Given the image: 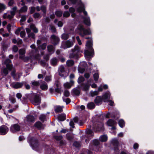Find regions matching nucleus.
I'll return each instance as SVG.
<instances>
[{
  "label": "nucleus",
  "mask_w": 154,
  "mask_h": 154,
  "mask_svg": "<svg viewBox=\"0 0 154 154\" xmlns=\"http://www.w3.org/2000/svg\"><path fill=\"white\" fill-rule=\"evenodd\" d=\"M69 0L73 4L78 3L79 7L77 8V11L79 12H83L85 16L82 17V18L85 23L88 26H90L91 23L90 18L87 15V12L85 10L84 5L80 1V0Z\"/></svg>",
  "instance_id": "obj_1"
},
{
  "label": "nucleus",
  "mask_w": 154,
  "mask_h": 154,
  "mask_svg": "<svg viewBox=\"0 0 154 154\" xmlns=\"http://www.w3.org/2000/svg\"><path fill=\"white\" fill-rule=\"evenodd\" d=\"M92 41H88L86 44V46L88 50H86L84 52L85 57L87 60H90L94 55V51L92 48Z\"/></svg>",
  "instance_id": "obj_2"
},
{
  "label": "nucleus",
  "mask_w": 154,
  "mask_h": 154,
  "mask_svg": "<svg viewBox=\"0 0 154 154\" xmlns=\"http://www.w3.org/2000/svg\"><path fill=\"white\" fill-rule=\"evenodd\" d=\"M83 52V51L78 45H75L71 50L69 53V57L70 58L77 59L80 56V54Z\"/></svg>",
  "instance_id": "obj_3"
},
{
  "label": "nucleus",
  "mask_w": 154,
  "mask_h": 154,
  "mask_svg": "<svg viewBox=\"0 0 154 154\" xmlns=\"http://www.w3.org/2000/svg\"><path fill=\"white\" fill-rule=\"evenodd\" d=\"M75 33H79L82 37H84L85 35L91 34L90 29H85L81 25H78L75 30Z\"/></svg>",
  "instance_id": "obj_4"
},
{
  "label": "nucleus",
  "mask_w": 154,
  "mask_h": 154,
  "mask_svg": "<svg viewBox=\"0 0 154 154\" xmlns=\"http://www.w3.org/2000/svg\"><path fill=\"white\" fill-rule=\"evenodd\" d=\"M30 29L28 28H26V32L28 34V36L29 38H35V34L33 32H30L31 29H32L35 33H37L38 32V29L35 27V25L33 24H30Z\"/></svg>",
  "instance_id": "obj_5"
},
{
  "label": "nucleus",
  "mask_w": 154,
  "mask_h": 154,
  "mask_svg": "<svg viewBox=\"0 0 154 154\" xmlns=\"http://www.w3.org/2000/svg\"><path fill=\"white\" fill-rule=\"evenodd\" d=\"M86 134L83 135L81 137L82 140H85L86 143H88L91 137L94 135V133L90 129H88L86 130Z\"/></svg>",
  "instance_id": "obj_6"
},
{
  "label": "nucleus",
  "mask_w": 154,
  "mask_h": 154,
  "mask_svg": "<svg viewBox=\"0 0 154 154\" xmlns=\"http://www.w3.org/2000/svg\"><path fill=\"white\" fill-rule=\"evenodd\" d=\"M72 39L73 41H72L68 40L62 42L61 48L65 49L72 47L75 42V38L74 37H72Z\"/></svg>",
  "instance_id": "obj_7"
},
{
  "label": "nucleus",
  "mask_w": 154,
  "mask_h": 154,
  "mask_svg": "<svg viewBox=\"0 0 154 154\" xmlns=\"http://www.w3.org/2000/svg\"><path fill=\"white\" fill-rule=\"evenodd\" d=\"M17 8L16 7L13 8L11 11H8L7 13H5L4 14L3 18H7L10 19L12 18L15 14Z\"/></svg>",
  "instance_id": "obj_8"
},
{
  "label": "nucleus",
  "mask_w": 154,
  "mask_h": 154,
  "mask_svg": "<svg viewBox=\"0 0 154 154\" xmlns=\"http://www.w3.org/2000/svg\"><path fill=\"white\" fill-rule=\"evenodd\" d=\"M30 48L32 49L30 52L29 54L30 55L31 57L33 56L35 59H38L39 58V55L38 54V50L36 48L34 44L30 46Z\"/></svg>",
  "instance_id": "obj_9"
},
{
  "label": "nucleus",
  "mask_w": 154,
  "mask_h": 154,
  "mask_svg": "<svg viewBox=\"0 0 154 154\" xmlns=\"http://www.w3.org/2000/svg\"><path fill=\"white\" fill-rule=\"evenodd\" d=\"M92 128L94 130L96 131H101L104 129L103 123V120L100 122H97L95 125L93 126Z\"/></svg>",
  "instance_id": "obj_10"
},
{
  "label": "nucleus",
  "mask_w": 154,
  "mask_h": 154,
  "mask_svg": "<svg viewBox=\"0 0 154 154\" xmlns=\"http://www.w3.org/2000/svg\"><path fill=\"white\" fill-rule=\"evenodd\" d=\"M28 142L30 144L32 149L34 150H36L38 147L37 140L34 138H29Z\"/></svg>",
  "instance_id": "obj_11"
},
{
  "label": "nucleus",
  "mask_w": 154,
  "mask_h": 154,
  "mask_svg": "<svg viewBox=\"0 0 154 154\" xmlns=\"http://www.w3.org/2000/svg\"><path fill=\"white\" fill-rule=\"evenodd\" d=\"M73 29L74 28L72 27H70L69 29V32L68 33H64L62 34L61 35V38L63 39L66 40L69 37V35L71 34H73L74 32H73Z\"/></svg>",
  "instance_id": "obj_12"
},
{
  "label": "nucleus",
  "mask_w": 154,
  "mask_h": 154,
  "mask_svg": "<svg viewBox=\"0 0 154 154\" xmlns=\"http://www.w3.org/2000/svg\"><path fill=\"white\" fill-rule=\"evenodd\" d=\"M41 98L38 95H35L32 98V102L35 105H39L41 103Z\"/></svg>",
  "instance_id": "obj_13"
},
{
  "label": "nucleus",
  "mask_w": 154,
  "mask_h": 154,
  "mask_svg": "<svg viewBox=\"0 0 154 154\" xmlns=\"http://www.w3.org/2000/svg\"><path fill=\"white\" fill-rule=\"evenodd\" d=\"M111 143L115 146L114 148V150L116 153L119 154V150L118 148L119 143L118 140L116 138L113 139L111 141Z\"/></svg>",
  "instance_id": "obj_14"
},
{
  "label": "nucleus",
  "mask_w": 154,
  "mask_h": 154,
  "mask_svg": "<svg viewBox=\"0 0 154 154\" xmlns=\"http://www.w3.org/2000/svg\"><path fill=\"white\" fill-rule=\"evenodd\" d=\"M58 72L59 75L61 77H65L67 75L65 71V68L63 65L60 66L59 67Z\"/></svg>",
  "instance_id": "obj_15"
},
{
  "label": "nucleus",
  "mask_w": 154,
  "mask_h": 154,
  "mask_svg": "<svg viewBox=\"0 0 154 154\" xmlns=\"http://www.w3.org/2000/svg\"><path fill=\"white\" fill-rule=\"evenodd\" d=\"M91 80H92L90 79L87 83H83L81 84V87L83 90L85 91L89 90L90 85V84H89V82H90Z\"/></svg>",
  "instance_id": "obj_16"
},
{
  "label": "nucleus",
  "mask_w": 154,
  "mask_h": 154,
  "mask_svg": "<svg viewBox=\"0 0 154 154\" xmlns=\"http://www.w3.org/2000/svg\"><path fill=\"white\" fill-rule=\"evenodd\" d=\"M8 128L5 125H2L0 127V135H5L8 132Z\"/></svg>",
  "instance_id": "obj_17"
},
{
  "label": "nucleus",
  "mask_w": 154,
  "mask_h": 154,
  "mask_svg": "<svg viewBox=\"0 0 154 154\" xmlns=\"http://www.w3.org/2000/svg\"><path fill=\"white\" fill-rule=\"evenodd\" d=\"M20 130V126L17 124L12 125L10 128V131L13 133H15Z\"/></svg>",
  "instance_id": "obj_18"
},
{
  "label": "nucleus",
  "mask_w": 154,
  "mask_h": 154,
  "mask_svg": "<svg viewBox=\"0 0 154 154\" xmlns=\"http://www.w3.org/2000/svg\"><path fill=\"white\" fill-rule=\"evenodd\" d=\"M116 115L115 113H108L106 114V117L107 118H118L119 117V112L116 111Z\"/></svg>",
  "instance_id": "obj_19"
},
{
  "label": "nucleus",
  "mask_w": 154,
  "mask_h": 154,
  "mask_svg": "<svg viewBox=\"0 0 154 154\" xmlns=\"http://www.w3.org/2000/svg\"><path fill=\"white\" fill-rule=\"evenodd\" d=\"M111 94L109 91H107L103 94L102 96L103 101L106 102L110 98Z\"/></svg>",
  "instance_id": "obj_20"
},
{
  "label": "nucleus",
  "mask_w": 154,
  "mask_h": 154,
  "mask_svg": "<svg viewBox=\"0 0 154 154\" xmlns=\"http://www.w3.org/2000/svg\"><path fill=\"white\" fill-rule=\"evenodd\" d=\"M51 39L53 44L54 45H56L58 44L60 41L59 38L54 35H51Z\"/></svg>",
  "instance_id": "obj_21"
},
{
  "label": "nucleus",
  "mask_w": 154,
  "mask_h": 154,
  "mask_svg": "<svg viewBox=\"0 0 154 154\" xmlns=\"http://www.w3.org/2000/svg\"><path fill=\"white\" fill-rule=\"evenodd\" d=\"M42 43L41 40H38L37 41V44L38 48L39 49L44 50L45 49L46 47V44L44 43L42 45Z\"/></svg>",
  "instance_id": "obj_22"
},
{
  "label": "nucleus",
  "mask_w": 154,
  "mask_h": 154,
  "mask_svg": "<svg viewBox=\"0 0 154 154\" xmlns=\"http://www.w3.org/2000/svg\"><path fill=\"white\" fill-rule=\"evenodd\" d=\"M35 115H34V116H33L31 114L28 116L25 119V122L26 123L28 124V123L34 122L35 120Z\"/></svg>",
  "instance_id": "obj_23"
},
{
  "label": "nucleus",
  "mask_w": 154,
  "mask_h": 154,
  "mask_svg": "<svg viewBox=\"0 0 154 154\" xmlns=\"http://www.w3.org/2000/svg\"><path fill=\"white\" fill-rule=\"evenodd\" d=\"M24 83L25 82H14L11 84V86L12 87L17 89L21 88Z\"/></svg>",
  "instance_id": "obj_24"
},
{
  "label": "nucleus",
  "mask_w": 154,
  "mask_h": 154,
  "mask_svg": "<svg viewBox=\"0 0 154 154\" xmlns=\"http://www.w3.org/2000/svg\"><path fill=\"white\" fill-rule=\"evenodd\" d=\"M11 63V60L9 59H6L4 62V63L6 65L7 68L9 70H11L12 68V66L11 65L9 64Z\"/></svg>",
  "instance_id": "obj_25"
},
{
  "label": "nucleus",
  "mask_w": 154,
  "mask_h": 154,
  "mask_svg": "<svg viewBox=\"0 0 154 154\" xmlns=\"http://www.w3.org/2000/svg\"><path fill=\"white\" fill-rule=\"evenodd\" d=\"M103 100L102 97L100 96H98L96 97L94 101L96 105H99L101 104Z\"/></svg>",
  "instance_id": "obj_26"
},
{
  "label": "nucleus",
  "mask_w": 154,
  "mask_h": 154,
  "mask_svg": "<svg viewBox=\"0 0 154 154\" xmlns=\"http://www.w3.org/2000/svg\"><path fill=\"white\" fill-rule=\"evenodd\" d=\"M74 84V81L72 80H70V83L68 82H66L63 85L65 88H69Z\"/></svg>",
  "instance_id": "obj_27"
},
{
  "label": "nucleus",
  "mask_w": 154,
  "mask_h": 154,
  "mask_svg": "<svg viewBox=\"0 0 154 154\" xmlns=\"http://www.w3.org/2000/svg\"><path fill=\"white\" fill-rule=\"evenodd\" d=\"M106 124L109 126H115L116 124V122L112 119H109L107 122Z\"/></svg>",
  "instance_id": "obj_28"
},
{
  "label": "nucleus",
  "mask_w": 154,
  "mask_h": 154,
  "mask_svg": "<svg viewBox=\"0 0 154 154\" xmlns=\"http://www.w3.org/2000/svg\"><path fill=\"white\" fill-rule=\"evenodd\" d=\"M40 88L44 91H46L48 88V86L47 84L44 82H42L40 85Z\"/></svg>",
  "instance_id": "obj_29"
},
{
  "label": "nucleus",
  "mask_w": 154,
  "mask_h": 154,
  "mask_svg": "<svg viewBox=\"0 0 154 154\" xmlns=\"http://www.w3.org/2000/svg\"><path fill=\"white\" fill-rule=\"evenodd\" d=\"M63 107V106H55L54 107V111L56 113L61 112L63 111L62 109Z\"/></svg>",
  "instance_id": "obj_30"
},
{
  "label": "nucleus",
  "mask_w": 154,
  "mask_h": 154,
  "mask_svg": "<svg viewBox=\"0 0 154 154\" xmlns=\"http://www.w3.org/2000/svg\"><path fill=\"white\" fill-rule=\"evenodd\" d=\"M74 122L80 125H82L83 123V121L81 119H79L77 117H75L73 119Z\"/></svg>",
  "instance_id": "obj_31"
},
{
  "label": "nucleus",
  "mask_w": 154,
  "mask_h": 154,
  "mask_svg": "<svg viewBox=\"0 0 154 154\" xmlns=\"http://www.w3.org/2000/svg\"><path fill=\"white\" fill-rule=\"evenodd\" d=\"M48 51L51 54L54 53V48L52 45H49L47 47Z\"/></svg>",
  "instance_id": "obj_32"
},
{
  "label": "nucleus",
  "mask_w": 154,
  "mask_h": 154,
  "mask_svg": "<svg viewBox=\"0 0 154 154\" xmlns=\"http://www.w3.org/2000/svg\"><path fill=\"white\" fill-rule=\"evenodd\" d=\"M58 120L60 121H63L66 119V115L64 114L59 115L58 117Z\"/></svg>",
  "instance_id": "obj_33"
},
{
  "label": "nucleus",
  "mask_w": 154,
  "mask_h": 154,
  "mask_svg": "<svg viewBox=\"0 0 154 154\" xmlns=\"http://www.w3.org/2000/svg\"><path fill=\"white\" fill-rule=\"evenodd\" d=\"M8 68L3 67L2 69L1 73L4 76H6L8 73Z\"/></svg>",
  "instance_id": "obj_34"
},
{
  "label": "nucleus",
  "mask_w": 154,
  "mask_h": 154,
  "mask_svg": "<svg viewBox=\"0 0 154 154\" xmlns=\"http://www.w3.org/2000/svg\"><path fill=\"white\" fill-rule=\"evenodd\" d=\"M58 62V60L56 57L52 58L51 60V64L52 65L55 66L56 65Z\"/></svg>",
  "instance_id": "obj_35"
},
{
  "label": "nucleus",
  "mask_w": 154,
  "mask_h": 154,
  "mask_svg": "<svg viewBox=\"0 0 154 154\" xmlns=\"http://www.w3.org/2000/svg\"><path fill=\"white\" fill-rule=\"evenodd\" d=\"M11 75L13 77L14 79H17L20 78L22 75L21 74L19 73L17 74H15V72L13 71L11 73Z\"/></svg>",
  "instance_id": "obj_36"
},
{
  "label": "nucleus",
  "mask_w": 154,
  "mask_h": 154,
  "mask_svg": "<svg viewBox=\"0 0 154 154\" xmlns=\"http://www.w3.org/2000/svg\"><path fill=\"white\" fill-rule=\"evenodd\" d=\"M107 137L106 135H103L100 136V140L101 142H104L107 141Z\"/></svg>",
  "instance_id": "obj_37"
},
{
  "label": "nucleus",
  "mask_w": 154,
  "mask_h": 154,
  "mask_svg": "<svg viewBox=\"0 0 154 154\" xmlns=\"http://www.w3.org/2000/svg\"><path fill=\"white\" fill-rule=\"evenodd\" d=\"M87 106L88 109H92L94 108L95 105L93 102H90L87 104Z\"/></svg>",
  "instance_id": "obj_38"
},
{
  "label": "nucleus",
  "mask_w": 154,
  "mask_h": 154,
  "mask_svg": "<svg viewBox=\"0 0 154 154\" xmlns=\"http://www.w3.org/2000/svg\"><path fill=\"white\" fill-rule=\"evenodd\" d=\"M72 92L73 94L76 95H79L80 94V91L77 88H75L72 90Z\"/></svg>",
  "instance_id": "obj_39"
},
{
  "label": "nucleus",
  "mask_w": 154,
  "mask_h": 154,
  "mask_svg": "<svg viewBox=\"0 0 154 154\" xmlns=\"http://www.w3.org/2000/svg\"><path fill=\"white\" fill-rule=\"evenodd\" d=\"M99 94L98 93V91H91L90 93V94L91 97H92L98 95Z\"/></svg>",
  "instance_id": "obj_40"
},
{
  "label": "nucleus",
  "mask_w": 154,
  "mask_h": 154,
  "mask_svg": "<svg viewBox=\"0 0 154 154\" xmlns=\"http://www.w3.org/2000/svg\"><path fill=\"white\" fill-rule=\"evenodd\" d=\"M28 9V8L27 6L25 5L23 6L19 10L20 12H25L27 11Z\"/></svg>",
  "instance_id": "obj_41"
},
{
  "label": "nucleus",
  "mask_w": 154,
  "mask_h": 154,
  "mask_svg": "<svg viewBox=\"0 0 154 154\" xmlns=\"http://www.w3.org/2000/svg\"><path fill=\"white\" fill-rule=\"evenodd\" d=\"M66 64L68 66H71L74 65V61L72 60H69L67 61Z\"/></svg>",
  "instance_id": "obj_42"
},
{
  "label": "nucleus",
  "mask_w": 154,
  "mask_h": 154,
  "mask_svg": "<svg viewBox=\"0 0 154 154\" xmlns=\"http://www.w3.org/2000/svg\"><path fill=\"white\" fill-rule=\"evenodd\" d=\"M118 124L120 127L122 128L125 126V123L123 120L120 119L119 121Z\"/></svg>",
  "instance_id": "obj_43"
},
{
  "label": "nucleus",
  "mask_w": 154,
  "mask_h": 154,
  "mask_svg": "<svg viewBox=\"0 0 154 154\" xmlns=\"http://www.w3.org/2000/svg\"><path fill=\"white\" fill-rule=\"evenodd\" d=\"M99 77V74L98 72H96L93 74V77L94 80L96 82L98 80Z\"/></svg>",
  "instance_id": "obj_44"
},
{
  "label": "nucleus",
  "mask_w": 154,
  "mask_h": 154,
  "mask_svg": "<svg viewBox=\"0 0 154 154\" xmlns=\"http://www.w3.org/2000/svg\"><path fill=\"white\" fill-rule=\"evenodd\" d=\"M55 14L57 17H60L62 16L63 12L60 10H57L55 12Z\"/></svg>",
  "instance_id": "obj_45"
},
{
  "label": "nucleus",
  "mask_w": 154,
  "mask_h": 154,
  "mask_svg": "<svg viewBox=\"0 0 154 154\" xmlns=\"http://www.w3.org/2000/svg\"><path fill=\"white\" fill-rule=\"evenodd\" d=\"M75 11V9L71 7L69 8V11L70 13H72L71 16L72 17H75V13H74V12Z\"/></svg>",
  "instance_id": "obj_46"
},
{
  "label": "nucleus",
  "mask_w": 154,
  "mask_h": 154,
  "mask_svg": "<svg viewBox=\"0 0 154 154\" xmlns=\"http://www.w3.org/2000/svg\"><path fill=\"white\" fill-rule=\"evenodd\" d=\"M87 64L86 62L85 61H82L81 62L79 66L83 68H85L87 66Z\"/></svg>",
  "instance_id": "obj_47"
},
{
  "label": "nucleus",
  "mask_w": 154,
  "mask_h": 154,
  "mask_svg": "<svg viewBox=\"0 0 154 154\" xmlns=\"http://www.w3.org/2000/svg\"><path fill=\"white\" fill-rule=\"evenodd\" d=\"M46 116L44 114H41L39 117V119L42 121L44 122L46 119Z\"/></svg>",
  "instance_id": "obj_48"
},
{
  "label": "nucleus",
  "mask_w": 154,
  "mask_h": 154,
  "mask_svg": "<svg viewBox=\"0 0 154 154\" xmlns=\"http://www.w3.org/2000/svg\"><path fill=\"white\" fill-rule=\"evenodd\" d=\"M99 144L100 142L97 140L95 139L93 141V144L94 146H97Z\"/></svg>",
  "instance_id": "obj_49"
},
{
  "label": "nucleus",
  "mask_w": 154,
  "mask_h": 154,
  "mask_svg": "<svg viewBox=\"0 0 154 154\" xmlns=\"http://www.w3.org/2000/svg\"><path fill=\"white\" fill-rule=\"evenodd\" d=\"M51 76H46L45 78V80L47 82H49L51 81Z\"/></svg>",
  "instance_id": "obj_50"
},
{
  "label": "nucleus",
  "mask_w": 154,
  "mask_h": 154,
  "mask_svg": "<svg viewBox=\"0 0 154 154\" xmlns=\"http://www.w3.org/2000/svg\"><path fill=\"white\" fill-rule=\"evenodd\" d=\"M70 15V14L68 11H65L63 13V16L64 17H68Z\"/></svg>",
  "instance_id": "obj_51"
},
{
  "label": "nucleus",
  "mask_w": 154,
  "mask_h": 154,
  "mask_svg": "<svg viewBox=\"0 0 154 154\" xmlns=\"http://www.w3.org/2000/svg\"><path fill=\"white\" fill-rule=\"evenodd\" d=\"M40 64L43 66H47L48 65V63L44 60H41L40 61Z\"/></svg>",
  "instance_id": "obj_52"
},
{
  "label": "nucleus",
  "mask_w": 154,
  "mask_h": 154,
  "mask_svg": "<svg viewBox=\"0 0 154 154\" xmlns=\"http://www.w3.org/2000/svg\"><path fill=\"white\" fill-rule=\"evenodd\" d=\"M85 68H83L79 66L78 68V70L79 72L81 73H82L85 71Z\"/></svg>",
  "instance_id": "obj_53"
},
{
  "label": "nucleus",
  "mask_w": 154,
  "mask_h": 154,
  "mask_svg": "<svg viewBox=\"0 0 154 154\" xmlns=\"http://www.w3.org/2000/svg\"><path fill=\"white\" fill-rule=\"evenodd\" d=\"M5 9V6L4 4L0 3V11H3Z\"/></svg>",
  "instance_id": "obj_54"
},
{
  "label": "nucleus",
  "mask_w": 154,
  "mask_h": 154,
  "mask_svg": "<svg viewBox=\"0 0 154 154\" xmlns=\"http://www.w3.org/2000/svg\"><path fill=\"white\" fill-rule=\"evenodd\" d=\"M85 80L84 78L82 76L79 77L78 80V82L79 83H80L84 81Z\"/></svg>",
  "instance_id": "obj_55"
},
{
  "label": "nucleus",
  "mask_w": 154,
  "mask_h": 154,
  "mask_svg": "<svg viewBox=\"0 0 154 154\" xmlns=\"http://www.w3.org/2000/svg\"><path fill=\"white\" fill-rule=\"evenodd\" d=\"M63 99L64 102H66V104L69 103L70 102V100L69 98H65L64 97H63Z\"/></svg>",
  "instance_id": "obj_56"
},
{
  "label": "nucleus",
  "mask_w": 154,
  "mask_h": 154,
  "mask_svg": "<svg viewBox=\"0 0 154 154\" xmlns=\"http://www.w3.org/2000/svg\"><path fill=\"white\" fill-rule=\"evenodd\" d=\"M31 84L32 85L35 86H38L39 85V82L37 81H32Z\"/></svg>",
  "instance_id": "obj_57"
},
{
  "label": "nucleus",
  "mask_w": 154,
  "mask_h": 154,
  "mask_svg": "<svg viewBox=\"0 0 154 154\" xmlns=\"http://www.w3.org/2000/svg\"><path fill=\"white\" fill-rule=\"evenodd\" d=\"M107 102L108 103V104L111 106H113L114 105V102L111 100H108Z\"/></svg>",
  "instance_id": "obj_58"
},
{
  "label": "nucleus",
  "mask_w": 154,
  "mask_h": 154,
  "mask_svg": "<svg viewBox=\"0 0 154 154\" xmlns=\"http://www.w3.org/2000/svg\"><path fill=\"white\" fill-rule=\"evenodd\" d=\"M36 127L38 128H41L42 124L40 122H37L35 124Z\"/></svg>",
  "instance_id": "obj_59"
},
{
  "label": "nucleus",
  "mask_w": 154,
  "mask_h": 154,
  "mask_svg": "<svg viewBox=\"0 0 154 154\" xmlns=\"http://www.w3.org/2000/svg\"><path fill=\"white\" fill-rule=\"evenodd\" d=\"M70 93L69 91L67 90H65L64 93V95L66 97H68L69 96Z\"/></svg>",
  "instance_id": "obj_60"
},
{
  "label": "nucleus",
  "mask_w": 154,
  "mask_h": 154,
  "mask_svg": "<svg viewBox=\"0 0 154 154\" xmlns=\"http://www.w3.org/2000/svg\"><path fill=\"white\" fill-rule=\"evenodd\" d=\"M19 52L20 54L23 55L25 54V51L24 49H20L19 50Z\"/></svg>",
  "instance_id": "obj_61"
},
{
  "label": "nucleus",
  "mask_w": 154,
  "mask_h": 154,
  "mask_svg": "<svg viewBox=\"0 0 154 154\" xmlns=\"http://www.w3.org/2000/svg\"><path fill=\"white\" fill-rule=\"evenodd\" d=\"M54 138L57 140L60 141L63 138L62 136H54Z\"/></svg>",
  "instance_id": "obj_62"
},
{
  "label": "nucleus",
  "mask_w": 154,
  "mask_h": 154,
  "mask_svg": "<svg viewBox=\"0 0 154 154\" xmlns=\"http://www.w3.org/2000/svg\"><path fill=\"white\" fill-rule=\"evenodd\" d=\"M73 145L74 146L76 147H79L80 146V143L79 142L77 141L73 143Z\"/></svg>",
  "instance_id": "obj_63"
},
{
  "label": "nucleus",
  "mask_w": 154,
  "mask_h": 154,
  "mask_svg": "<svg viewBox=\"0 0 154 154\" xmlns=\"http://www.w3.org/2000/svg\"><path fill=\"white\" fill-rule=\"evenodd\" d=\"M49 29L51 30L53 32H54L56 31V29L55 27L53 26H50Z\"/></svg>",
  "instance_id": "obj_64"
}]
</instances>
